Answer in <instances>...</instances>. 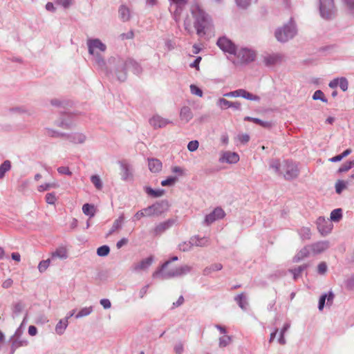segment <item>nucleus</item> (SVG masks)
I'll return each instance as SVG.
<instances>
[{"label": "nucleus", "mask_w": 354, "mask_h": 354, "mask_svg": "<svg viewBox=\"0 0 354 354\" xmlns=\"http://www.w3.org/2000/svg\"><path fill=\"white\" fill-rule=\"evenodd\" d=\"M109 64L115 67V75L118 81L124 82L127 77V69L131 68L133 73L138 75L142 72L140 64L132 59H124L119 56L109 58Z\"/></svg>", "instance_id": "nucleus-1"}, {"label": "nucleus", "mask_w": 354, "mask_h": 354, "mask_svg": "<svg viewBox=\"0 0 354 354\" xmlns=\"http://www.w3.org/2000/svg\"><path fill=\"white\" fill-rule=\"evenodd\" d=\"M191 13L194 19V28L199 37L204 36L211 29L212 21L209 16L202 10L198 3L192 5Z\"/></svg>", "instance_id": "nucleus-2"}, {"label": "nucleus", "mask_w": 354, "mask_h": 354, "mask_svg": "<svg viewBox=\"0 0 354 354\" xmlns=\"http://www.w3.org/2000/svg\"><path fill=\"white\" fill-rule=\"evenodd\" d=\"M297 32L296 25L291 19L288 24L275 30L274 36L278 41L285 43L292 39Z\"/></svg>", "instance_id": "nucleus-3"}, {"label": "nucleus", "mask_w": 354, "mask_h": 354, "mask_svg": "<svg viewBox=\"0 0 354 354\" xmlns=\"http://www.w3.org/2000/svg\"><path fill=\"white\" fill-rule=\"evenodd\" d=\"M336 11L333 0H319V12L323 19L330 20L335 18Z\"/></svg>", "instance_id": "nucleus-4"}, {"label": "nucleus", "mask_w": 354, "mask_h": 354, "mask_svg": "<svg viewBox=\"0 0 354 354\" xmlns=\"http://www.w3.org/2000/svg\"><path fill=\"white\" fill-rule=\"evenodd\" d=\"M91 55L93 57L94 65L97 66V69L107 75L113 72L115 73V67L114 65L109 64V59L105 61L104 57L100 53H94V54Z\"/></svg>", "instance_id": "nucleus-5"}, {"label": "nucleus", "mask_w": 354, "mask_h": 354, "mask_svg": "<svg viewBox=\"0 0 354 354\" xmlns=\"http://www.w3.org/2000/svg\"><path fill=\"white\" fill-rule=\"evenodd\" d=\"M191 266L188 265H184L176 268L175 269H171L166 272H162V274H159L158 277H160L162 279L179 277L188 274L191 272Z\"/></svg>", "instance_id": "nucleus-6"}, {"label": "nucleus", "mask_w": 354, "mask_h": 354, "mask_svg": "<svg viewBox=\"0 0 354 354\" xmlns=\"http://www.w3.org/2000/svg\"><path fill=\"white\" fill-rule=\"evenodd\" d=\"M286 180H291L299 175L297 166L291 161H284L283 163V174Z\"/></svg>", "instance_id": "nucleus-7"}, {"label": "nucleus", "mask_w": 354, "mask_h": 354, "mask_svg": "<svg viewBox=\"0 0 354 354\" xmlns=\"http://www.w3.org/2000/svg\"><path fill=\"white\" fill-rule=\"evenodd\" d=\"M217 46L224 52L231 55L236 54V47L234 44L225 37H220L216 43Z\"/></svg>", "instance_id": "nucleus-8"}, {"label": "nucleus", "mask_w": 354, "mask_h": 354, "mask_svg": "<svg viewBox=\"0 0 354 354\" xmlns=\"http://www.w3.org/2000/svg\"><path fill=\"white\" fill-rule=\"evenodd\" d=\"M316 223L317 230L322 236H326L330 233L333 226L328 219H326L323 216H319Z\"/></svg>", "instance_id": "nucleus-9"}, {"label": "nucleus", "mask_w": 354, "mask_h": 354, "mask_svg": "<svg viewBox=\"0 0 354 354\" xmlns=\"http://www.w3.org/2000/svg\"><path fill=\"white\" fill-rule=\"evenodd\" d=\"M176 222L175 218H169L164 222L158 224L151 231L153 236H158L163 234L166 230L171 227Z\"/></svg>", "instance_id": "nucleus-10"}, {"label": "nucleus", "mask_w": 354, "mask_h": 354, "mask_svg": "<svg viewBox=\"0 0 354 354\" xmlns=\"http://www.w3.org/2000/svg\"><path fill=\"white\" fill-rule=\"evenodd\" d=\"M88 51L89 54L97 53L96 50L104 52L106 49V45L99 39H89L87 40Z\"/></svg>", "instance_id": "nucleus-11"}, {"label": "nucleus", "mask_w": 354, "mask_h": 354, "mask_svg": "<svg viewBox=\"0 0 354 354\" xmlns=\"http://www.w3.org/2000/svg\"><path fill=\"white\" fill-rule=\"evenodd\" d=\"M236 55L241 63H250L254 60L255 53L248 48H241L236 53Z\"/></svg>", "instance_id": "nucleus-12"}, {"label": "nucleus", "mask_w": 354, "mask_h": 354, "mask_svg": "<svg viewBox=\"0 0 354 354\" xmlns=\"http://www.w3.org/2000/svg\"><path fill=\"white\" fill-rule=\"evenodd\" d=\"M225 216V213L221 207H216L212 212L206 215L205 223L207 225L212 224L215 221L223 218Z\"/></svg>", "instance_id": "nucleus-13"}, {"label": "nucleus", "mask_w": 354, "mask_h": 354, "mask_svg": "<svg viewBox=\"0 0 354 354\" xmlns=\"http://www.w3.org/2000/svg\"><path fill=\"white\" fill-rule=\"evenodd\" d=\"M216 105L221 109L232 108L234 110H241V104L239 102H230L225 98H219L216 102Z\"/></svg>", "instance_id": "nucleus-14"}, {"label": "nucleus", "mask_w": 354, "mask_h": 354, "mask_svg": "<svg viewBox=\"0 0 354 354\" xmlns=\"http://www.w3.org/2000/svg\"><path fill=\"white\" fill-rule=\"evenodd\" d=\"M239 160V156L236 152L225 151L223 152L219 158L220 162H226L228 164H235Z\"/></svg>", "instance_id": "nucleus-15"}, {"label": "nucleus", "mask_w": 354, "mask_h": 354, "mask_svg": "<svg viewBox=\"0 0 354 354\" xmlns=\"http://www.w3.org/2000/svg\"><path fill=\"white\" fill-rule=\"evenodd\" d=\"M151 206L155 216H158L168 210L169 205L167 201L162 200L153 203Z\"/></svg>", "instance_id": "nucleus-16"}, {"label": "nucleus", "mask_w": 354, "mask_h": 354, "mask_svg": "<svg viewBox=\"0 0 354 354\" xmlns=\"http://www.w3.org/2000/svg\"><path fill=\"white\" fill-rule=\"evenodd\" d=\"M330 246L328 241H321L309 245L310 250L314 254H320L326 250Z\"/></svg>", "instance_id": "nucleus-17"}, {"label": "nucleus", "mask_w": 354, "mask_h": 354, "mask_svg": "<svg viewBox=\"0 0 354 354\" xmlns=\"http://www.w3.org/2000/svg\"><path fill=\"white\" fill-rule=\"evenodd\" d=\"M171 122L168 119L162 118L161 116L156 115L153 116L149 120V124L154 128H162L167 126L168 124L171 123Z\"/></svg>", "instance_id": "nucleus-18"}, {"label": "nucleus", "mask_w": 354, "mask_h": 354, "mask_svg": "<svg viewBox=\"0 0 354 354\" xmlns=\"http://www.w3.org/2000/svg\"><path fill=\"white\" fill-rule=\"evenodd\" d=\"M11 343L10 354H14L15 351L19 347H24L28 346V341L27 339L11 337L10 339Z\"/></svg>", "instance_id": "nucleus-19"}, {"label": "nucleus", "mask_w": 354, "mask_h": 354, "mask_svg": "<svg viewBox=\"0 0 354 354\" xmlns=\"http://www.w3.org/2000/svg\"><path fill=\"white\" fill-rule=\"evenodd\" d=\"M119 163L122 170V179L125 181L131 180L133 178V174L131 165L124 161H120Z\"/></svg>", "instance_id": "nucleus-20"}, {"label": "nucleus", "mask_w": 354, "mask_h": 354, "mask_svg": "<svg viewBox=\"0 0 354 354\" xmlns=\"http://www.w3.org/2000/svg\"><path fill=\"white\" fill-rule=\"evenodd\" d=\"M148 167L151 172L157 174L161 171L162 163L158 158H148Z\"/></svg>", "instance_id": "nucleus-21"}, {"label": "nucleus", "mask_w": 354, "mask_h": 354, "mask_svg": "<svg viewBox=\"0 0 354 354\" xmlns=\"http://www.w3.org/2000/svg\"><path fill=\"white\" fill-rule=\"evenodd\" d=\"M153 262V257L150 256L145 259H142L140 262L136 263L133 266V270H145L149 268V266Z\"/></svg>", "instance_id": "nucleus-22"}, {"label": "nucleus", "mask_w": 354, "mask_h": 354, "mask_svg": "<svg viewBox=\"0 0 354 354\" xmlns=\"http://www.w3.org/2000/svg\"><path fill=\"white\" fill-rule=\"evenodd\" d=\"M310 251L311 250L309 247V245L304 247L293 257V262L298 263L303 260L304 259L309 257Z\"/></svg>", "instance_id": "nucleus-23"}, {"label": "nucleus", "mask_w": 354, "mask_h": 354, "mask_svg": "<svg viewBox=\"0 0 354 354\" xmlns=\"http://www.w3.org/2000/svg\"><path fill=\"white\" fill-rule=\"evenodd\" d=\"M180 118L181 120L186 123L189 122L193 118V113L189 106H185L180 109Z\"/></svg>", "instance_id": "nucleus-24"}, {"label": "nucleus", "mask_w": 354, "mask_h": 354, "mask_svg": "<svg viewBox=\"0 0 354 354\" xmlns=\"http://www.w3.org/2000/svg\"><path fill=\"white\" fill-rule=\"evenodd\" d=\"M124 214H122L114 222L113 224L106 235V237L111 236L113 232L116 230H120L122 227V225L124 222Z\"/></svg>", "instance_id": "nucleus-25"}, {"label": "nucleus", "mask_w": 354, "mask_h": 354, "mask_svg": "<svg viewBox=\"0 0 354 354\" xmlns=\"http://www.w3.org/2000/svg\"><path fill=\"white\" fill-rule=\"evenodd\" d=\"M24 304L21 301L15 302L12 304V317L15 319L24 310Z\"/></svg>", "instance_id": "nucleus-26"}, {"label": "nucleus", "mask_w": 354, "mask_h": 354, "mask_svg": "<svg viewBox=\"0 0 354 354\" xmlns=\"http://www.w3.org/2000/svg\"><path fill=\"white\" fill-rule=\"evenodd\" d=\"M270 168L277 175L283 174V164L281 165L279 160H272L270 162Z\"/></svg>", "instance_id": "nucleus-27"}, {"label": "nucleus", "mask_w": 354, "mask_h": 354, "mask_svg": "<svg viewBox=\"0 0 354 354\" xmlns=\"http://www.w3.org/2000/svg\"><path fill=\"white\" fill-rule=\"evenodd\" d=\"M281 57L277 54L268 55L263 57V62L266 66H272L279 61Z\"/></svg>", "instance_id": "nucleus-28"}, {"label": "nucleus", "mask_w": 354, "mask_h": 354, "mask_svg": "<svg viewBox=\"0 0 354 354\" xmlns=\"http://www.w3.org/2000/svg\"><path fill=\"white\" fill-rule=\"evenodd\" d=\"M178 258L176 256L173 257L170 260L165 261L156 271H155L152 277L153 278H156L159 277V274H162L163 270L172 262L178 261Z\"/></svg>", "instance_id": "nucleus-29"}, {"label": "nucleus", "mask_w": 354, "mask_h": 354, "mask_svg": "<svg viewBox=\"0 0 354 354\" xmlns=\"http://www.w3.org/2000/svg\"><path fill=\"white\" fill-rule=\"evenodd\" d=\"M68 325V322L67 320L60 319L59 322L55 326V332L57 335H62L64 333L67 326Z\"/></svg>", "instance_id": "nucleus-30"}, {"label": "nucleus", "mask_w": 354, "mask_h": 354, "mask_svg": "<svg viewBox=\"0 0 354 354\" xmlns=\"http://www.w3.org/2000/svg\"><path fill=\"white\" fill-rule=\"evenodd\" d=\"M118 12L120 17L123 21H127L130 19V10L126 6H121L119 8Z\"/></svg>", "instance_id": "nucleus-31"}, {"label": "nucleus", "mask_w": 354, "mask_h": 354, "mask_svg": "<svg viewBox=\"0 0 354 354\" xmlns=\"http://www.w3.org/2000/svg\"><path fill=\"white\" fill-rule=\"evenodd\" d=\"M8 112L12 114H27L28 115H31V113L24 106H17L10 108L8 109Z\"/></svg>", "instance_id": "nucleus-32"}, {"label": "nucleus", "mask_w": 354, "mask_h": 354, "mask_svg": "<svg viewBox=\"0 0 354 354\" xmlns=\"http://www.w3.org/2000/svg\"><path fill=\"white\" fill-rule=\"evenodd\" d=\"M346 14L354 18V0H342Z\"/></svg>", "instance_id": "nucleus-33"}, {"label": "nucleus", "mask_w": 354, "mask_h": 354, "mask_svg": "<svg viewBox=\"0 0 354 354\" xmlns=\"http://www.w3.org/2000/svg\"><path fill=\"white\" fill-rule=\"evenodd\" d=\"M67 257L68 254L66 249L64 248H60L57 249L55 252L52 253L50 259L54 260L55 258L66 259Z\"/></svg>", "instance_id": "nucleus-34"}, {"label": "nucleus", "mask_w": 354, "mask_h": 354, "mask_svg": "<svg viewBox=\"0 0 354 354\" xmlns=\"http://www.w3.org/2000/svg\"><path fill=\"white\" fill-rule=\"evenodd\" d=\"M11 162L6 160L0 165V180L3 179L6 174L11 169Z\"/></svg>", "instance_id": "nucleus-35"}, {"label": "nucleus", "mask_w": 354, "mask_h": 354, "mask_svg": "<svg viewBox=\"0 0 354 354\" xmlns=\"http://www.w3.org/2000/svg\"><path fill=\"white\" fill-rule=\"evenodd\" d=\"M246 121H251L265 128H270L272 127V122L268 121H263L259 118H252L247 116L244 119Z\"/></svg>", "instance_id": "nucleus-36"}, {"label": "nucleus", "mask_w": 354, "mask_h": 354, "mask_svg": "<svg viewBox=\"0 0 354 354\" xmlns=\"http://www.w3.org/2000/svg\"><path fill=\"white\" fill-rule=\"evenodd\" d=\"M192 238H196L193 241L194 246L205 247L209 245V239L205 236L200 237L199 236H192Z\"/></svg>", "instance_id": "nucleus-37"}, {"label": "nucleus", "mask_w": 354, "mask_h": 354, "mask_svg": "<svg viewBox=\"0 0 354 354\" xmlns=\"http://www.w3.org/2000/svg\"><path fill=\"white\" fill-rule=\"evenodd\" d=\"M66 138L75 143H83L86 140V136L82 133H74L73 135H67Z\"/></svg>", "instance_id": "nucleus-38"}, {"label": "nucleus", "mask_w": 354, "mask_h": 354, "mask_svg": "<svg viewBox=\"0 0 354 354\" xmlns=\"http://www.w3.org/2000/svg\"><path fill=\"white\" fill-rule=\"evenodd\" d=\"M82 212L85 215L89 216L90 218H92L95 214V206L89 203H85L82 206Z\"/></svg>", "instance_id": "nucleus-39"}, {"label": "nucleus", "mask_w": 354, "mask_h": 354, "mask_svg": "<svg viewBox=\"0 0 354 354\" xmlns=\"http://www.w3.org/2000/svg\"><path fill=\"white\" fill-rule=\"evenodd\" d=\"M223 268V266L221 263H214L210 265L208 267H206L203 270V275L207 276L210 274L212 272L221 270Z\"/></svg>", "instance_id": "nucleus-40"}, {"label": "nucleus", "mask_w": 354, "mask_h": 354, "mask_svg": "<svg viewBox=\"0 0 354 354\" xmlns=\"http://www.w3.org/2000/svg\"><path fill=\"white\" fill-rule=\"evenodd\" d=\"M145 192L148 195H149V196H152L153 198L160 197L165 193V190L164 189H152L150 187H145Z\"/></svg>", "instance_id": "nucleus-41"}, {"label": "nucleus", "mask_w": 354, "mask_h": 354, "mask_svg": "<svg viewBox=\"0 0 354 354\" xmlns=\"http://www.w3.org/2000/svg\"><path fill=\"white\" fill-rule=\"evenodd\" d=\"M196 239V238H190L189 241H184L178 245V249L182 252H188L192 250L193 245V241Z\"/></svg>", "instance_id": "nucleus-42"}, {"label": "nucleus", "mask_w": 354, "mask_h": 354, "mask_svg": "<svg viewBox=\"0 0 354 354\" xmlns=\"http://www.w3.org/2000/svg\"><path fill=\"white\" fill-rule=\"evenodd\" d=\"M234 299L241 309L246 310L248 303L243 293H241L236 296Z\"/></svg>", "instance_id": "nucleus-43"}, {"label": "nucleus", "mask_w": 354, "mask_h": 354, "mask_svg": "<svg viewBox=\"0 0 354 354\" xmlns=\"http://www.w3.org/2000/svg\"><path fill=\"white\" fill-rule=\"evenodd\" d=\"M308 267V264H303L296 268L291 269L290 272L292 273L294 279L297 280L300 277L301 272L306 270Z\"/></svg>", "instance_id": "nucleus-44"}, {"label": "nucleus", "mask_w": 354, "mask_h": 354, "mask_svg": "<svg viewBox=\"0 0 354 354\" xmlns=\"http://www.w3.org/2000/svg\"><path fill=\"white\" fill-rule=\"evenodd\" d=\"M335 192L337 194H340L344 189L349 187L348 185L346 183V180H337L335 183Z\"/></svg>", "instance_id": "nucleus-45"}, {"label": "nucleus", "mask_w": 354, "mask_h": 354, "mask_svg": "<svg viewBox=\"0 0 354 354\" xmlns=\"http://www.w3.org/2000/svg\"><path fill=\"white\" fill-rule=\"evenodd\" d=\"M342 218V210L340 208L333 209L330 213V219L333 222H339Z\"/></svg>", "instance_id": "nucleus-46"}, {"label": "nucleus", "mask_w": 354, "mask_h": 354, "mask_svg": "<svg viewBox=\"0 0 354 354\" xmlns=\"http://www.w3.org/2000/svg\"><path fill=\"white\" fill-rule=\"evenodd\" d=\"M299 234L302 240H308L310 239L311 232L308 227H302L298 231Z\"/></svg>", "instance_id": "nucleus-47"}, {"label": "nucleus", "mask_w": 354, "mask_h": 354, "mask_svg": "<svg viewBox=\"0 0 354 354\" xmlns=\"http://www.w3.org/2000/svg\"><path fill=\"white\" fill-rule=\"evenodd\" d=\"M290 325V324H285L283 326L282 329L280 331V335L278 339V342L281 345H285L286 343V339L284 337L285 333L289 329Z\"/></svg>", "instance_id": "nucleus-48"}, {"label": "nucleus", "mask_w": 354, "mask_h": 354, "mask_svg": "<svg viewBox=\"0 0 354 354\" xmlns=\"http://www.w3.org/2000/svg\"><path fill=\"white\" fill-rule=\"evenodd\" d=\"M232 337L229 335H224L219 338L218 346L221 348H224L231 344Z\"/></svg>", "instance_id": "nucleus-49"}, {"label": "nucleus", "mask_w": 354, "mask_h": 354, "mask_svg": "<svg viewBox=\"0 0 354 354\" xmlns=\"http://www.w3.org/2000/svg\"><path fill=\"white\" fill-rule=\"evenodd\" d=\"M93 312V306L84 307L82 308L75 315L76 319H79L90 315Z\"/></svg>", "instance_id": "nucleus-50"}, {"label": "nucleus", "mask_w": 354, "mask_h": 354, "mask_svg": "<svg viewBox=\"0 0 354 354\" xmlns=\"http://www.w3.org/2000/svg\"><path fill=\"white\" fill-rule=\"evenodd\" d=\"M354 167V160L346 162L338 169V173H343L348 171Z\"/></svg>", "instance_id": "nucleus-51"}, {"label": "nucleus", "mask_w": 354, "mask_h": 354, "mask_svg": "<svg viewBox=\"0 0 354 354\" xmlns=\"http://www.w3.org/2000/svg\"><path fill=\"white\" fill-rule=\"evenodd\" d=\"M109 252L110 248L106 245H102L97 249V254L99 257H106Z\"/></svg>", "instance_id": "nucleus-52"}, {"label": "nucleus", "mask_w": 354, "mask_h": 354, "mask_svg": "<svg viewBox=\"0 0 354 354\" xmlns=\"http://www.w3.org/2000/svg\"><path fill=\"white\" fill-rule=\"evenodd\" d=\"M184 27L185 30L187 32L189 35H192L194 33V30L192 27V19L189 17H187L184 21Z\"/></svg>", "instance_id": "nucleus-53"}, {"label": "nucleus", "mask_w": 354, "mask_h": 354, "mask_svg": "<svg viewBox=\"0 0 354 354\" xmlns=\"http://www.w3.org/2000/svg\"><path fill=\"white\" fill-rule=\"evenodd\" d=\"M91 181L96 187V189L100 190L102 188V183L99 176L93 175L91 177Z\"/></svg>", "instance_id": "nucleus-54"}, {"label": "nucleus", "mask_w": 354, "mask_h": 354, "mask_svg": "<svg viewBox=\"0 0 354 354\" xmlns=\"http://www.w3.org/2000/svg\"><path fill=\"white\" fill-rule=\"evenodd\" d=\"M50 104L53 106L65 109L68 103L65 100L54 98L50 100Z\"/></svg>", "instance_id": "nucleus-55"}, {"label": "nucleus", "mask_w": 354, "mask_h": 354, "mask_svg": "<svg viewBox=\"0 0 354 354\" xmlns=\"http://www.w3.org/2000/svg\"><path fill=\"white\" fill-rule=\"evenodd\" d=\"M177 180L178 178L176 176H169L161 182V185L164 187L172 186L177 182Z\"/></svg>", "instance_id": "nucleus-56"}, {"label": "nucleus", "mask_w": 354, "mask_h": 354, "mask_svg": "<svg viewBox=\"0 0 354 354\" xmlns=\"http://www.w3.org/2000/svg\"><path fill=\"white\" fill-rule=\"evenodd\" d=\"M313 99L314 100H321L323 102H328V100L325 97L324 93L321 90H317L314 93Z\"/></svg>", "instance_id": "nucleus-57"}, {"label": "nucleus", "mask_w": 354, "mask_h": 354, "mask_svg": "<svg viewBox=\"0 0 354 354\" xmlns=\"http://www.w3.org/2000/svg\"><path fill=\"white\" fill-rule=\"evenodd\" d=\"M50 261H51L50 259H48L46 260H43L39 262V263L38 265V269L40 272H43L46 270V269L48 268V266L50 265Z\"/></svg>", "instance_id": "nucleus-58"}, {"label": "nucleus", "mask_w": 354, "mask_h": 354, "mask_svg": "<svg viewBox=\"0 0 354 354\" xmlns=\"http://www.w3.org/2000/svg\"><path fill=\"white\" fill-rule=\"evenodd\" d=\"M257 0H235L236 5L242 8H248L252 2Z\"/></svg>", "instance_id": "nucleus-59"}, {"label": "nucleus", "mask_w": 354, "mask_h": 354, "mask_svg": "<svg viewBox=\"0 0 354 354\" xmlns=\"http://www.w3.org/2000/svg\"><path fill=\"white\" fill-rule=\"evenodd\" d=\"M243 98L246 100H249L251 101H257L259 102L260 100V97L256 95H253L252 93L244 90Z\"/></svg>", "instance_id": "nucleus-60"}, {"label": "nucleus", "mask_w": 354, "mask_h": 354, "mask_svg": "<svg viewBox=\"0 0 354 354\" xmlns=\"http://www.w3.org/2000/svg\"><path fill=\"white\" fill-rule=\"evenodd\" d=\"M58 187L57 183H46L44 185H41L38 187L39 192H44L50 189V188H56Z\"/></svg>", "instance_id": "nucleus-61"}, {"label": "nucleus", "mask_w": 354, "mask_h": 354, "mask_svg": "<svg viewBox=\"0 0 354 354\" xmlns=\"http://www.w3.org/2000/svg\"><path fill=\"white\" fill-rule=\"evenodd\" d=\"M190 91L192 94L197 95L198 97H202L203 94V91L199 87L194 84L190 85Z\"/></svg>", "instance_id": "nucleus-62"}, {"label": "nucleus", "mask_w": 354, "mask_h": 354, "mask_svg": "<svg viewBox=\"0 0 354 354\" xmlns=\"http://www.w3.org/2000/svg\"><path fill=\"white\" fill-rule=\"evenodd\" d=\"M339 86L343 91H346L348 88V82L346 77H340L339 80Z\"/></svg>", "instance_id": "nucleus-63"}, {"label": "nucleus", "mask_w": 354, "mask_h": 354, "mask_svg": "<svg viewBox=\"0 0 354 354\" xmlns=\"http://www.w3.org/2000/svg\"><path fill=\"white\" fill-rule=\"evenodd\" d=\"M199 143L197 140H192L187 145V149L189 151L193 152L197 150Z\"/></svg>", "instance_id": "nucleus-64"}]
</instances>
